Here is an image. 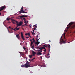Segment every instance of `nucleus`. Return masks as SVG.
<instances>
[{
	"label": "nucleus",
	"mask_w": 75,
	"mask_h": 75,
	"mask_svg": "<svg viewBox=\"0 0 75 75\" xmlns=\"http://www.w3.org/2000/svg\"><path fill=\"white\" fill-rule=\"evenodd\" d=\"M28 36H30V33H28Z\"/></svg>",
	"instance_id": "29"
},
{
	"label": "nucleus",
	"mask_w": 75,
	"mask_h": 75,
	"mask_svg": "<svg viewBox=\"0 0 75 75\" xmlns=\"http://www.w3.org/2000/svg\"><path fill=\"white\" fill-rule=\"evenodd\" d=\"M42 55V53L40 52H39L37 53V55Z\"/></svg>",
	"instance_id": "14"
},
{
	"label": "nucleus",
	"mask_w": 75,
	"mask_h": 75,
	"mask_svg": "<svg viewBox=\"0 0 75 75\" xmlns=\"http://www.w3.org/2000/svg\"><path fill=\"white\" fill-rule=\"evenodd\" d=\"M65 33H64V34H63V37L64 39H61L60 40V44H62V43L63 44H65V43H67V41L65 40Z\"/></svg>",
	"instance_id": "1"
},
{
	"label": "nucleus",
	"mask_w": 75,
	"mask_h": 75,
	"mask_svg": "<svg viewBox=\"0 0 75 75\" xmlns=\"http://www.w3.org/2000/svg\"><path fill=\"white\" fill-rule=\"evenodd\" d=\"M24 10L25 11H27V9H25Z\"/></svg>",
	"instance_id": "40"
},
{
	"label": "nucleus",
	"mask_w": 75,
	"mask_h": 75,
	"mask_svg": "<svg viewBox=\"0 0 75 75\" xmlns=\"http://www.w3.org/2000/svg\"><path fill=\"white\" fill-rule=\"evenodd\" d=\"M20 54L22 55H24V53H23V52H21V53H20Z\"/></svg>",
	"instance_id": "20"
},
{
	"label": "nucleus",
	"mask_w": 75,
	"mask_h": 75,
	"mask_svg": "<svg viewBox=\"0 0 75 75\" xmlns=\"http://www.w3.org/2000/svg\"><path fill=\"white\" fill-rule=\"evenodd\" d=\"M21 37L22 38V40H25V38H24V36L23 35V33L21 32Z\"/></svg>",
	"instance_id": "5"
},
{
	"label": "nucleus",
	"mask_w": 75,
	"mask_h": 75,
	"mask_svg": "<svg viewBox=\"0 0 75 75\" xmlns=\"http://www.w3.org/2000/svg\"><path fill=\"white\" fill-rule=\"evenodd\" d=\"M29 37H30V38H31V36H30H30H29Z\"/></svg>",
	"instance_id": "58"
},
{
	"label": "nucleus",
	"mask_w": 75,
	"mask_h": 75,
	"mask_svg": "<svg viewBox=\"0 0 75 75\" xmlns=\"http://www.w3.org/2000/svg\"><path fill=\"white\" fill-rule=\"evenodd\" d=\"M8 21H9L10 20V19H6Z\"/></svg>",
	"instance_id": "53"
},
{
	"label": "nucleus",
	"mask_w": 75,
	"mask_h": 75,
	"mask_svg": "<svg viewBox=\"0 0 75 75\" xmlns=\"http://www.w3.org/2000/svg\"><path fill=\"white\" fill-rule=\"evenodd\" d=\"M16 36L18 39V40H20V35H19V34H18L16 35Z\"/></svg>",
	"instance_id": "10"
},
{
	"label": "nucleus",
	"mask_w": 75,
	"mask_h": 75,
	"mask_svg": "<svg viewBox=\"0 0 75 75\" xmlns=\"http://www.w3.org/2000/svg\"><path fill=\"white\" fill-rule=\"evenodd\" d=\"M32 54L33 55V56H34L36 54V52L34 51H32Z\"/></svg>",
	"instance_id": "13"
},
{
	"label": "nucleus",
	"mask_w": 75,
	"mask_h": 75,
	"mask_svg": "<svg viewBox=\"0 0 75 75\" xmlns=\"http://www.w3.org/2000/svg\"><path fill=\"white\" fill-rule=\"evenodd\" d=\"M35 58H34L33 59H32V61H33V60H34V59H35Z\"/></svg>",
	"instance_id": "46"
},
{
	"label": "nucleus",
	"mask_w": 75,
	"mask_h": 75,
	"mask_svg": "<svg viewBox=\"0 0 75 75\" xmlns=\"http://www.w3.org/2000/svg\"><path fill=\"white\" fill-rule=\"evenodd\" d=\"M33 43H34V42H35V40H34V38H33L32 39H30V41H31V42H32V41H33Z\"/></svg>",
	"instance_id": "12"
},
{
	"label": "nucleus",
	"mask_w": 75,
	"mask_h": 75,
	"mask_svg": "<svg viewBox=\"0 0 75 75\" xmlns=\"http://www.w3.org/2000/svg\"><path fill=\"white\" fill-rule=\"evenodd\" d=\"M68 43H69H69H70V42H68Z\"/></svg>",
	"instance_id": "61"
},
{
	"label": "nucleus",
	"mask_w": 75,
	"mask_h": 75,
	"mask_svg": "<svg viewBox=\"0 0 75 75\" xmlns=\"http://www.w3.org/2000/svg\"><path fill=\"white\" fill-rule=\"evenodd\" d=\"M26 64H27V65H30V63L29 62H27Z\"/></svg>",
	"instance_id": "32"
},
{
	"label": "nucleus",
	"mask_w": 75,
	"mask_h": 75,
	"mask_svg": "<svg viewBox=\"0 0 75 75\" xmlns=\"http://www.w3.org/2000/svg\"><path fill=\"white\" fill-rule=\"evenodd\" d=\"M36 45H35V46H36Z\"/></svg>",
	"instance_id": "64"
},
{
	"label": "nucleus",
	"mask_w": 75,
	"mask_h": 75,
	"mask_svg": "<svg viewBox=\"0 0 75 75\" xmlns=\"http://www.w3.org/2000/svg\"><path fill=\"white\" fill-rule=\"evenodd\" d=\"M17 27H16L15 28V29L16 30V31H18V30H20V28H17Z\"/></svg>",
	"instance_id": "17"
},
{
	"label": "nucleus",
	"mask_w": 75,
	"mask_h": 75,
	"mask_svg": "<svg viewBox=\"0 0 75 75\" xmlns=\"http://www.w3.org/2000/svg\"><path fill=\"white\" fill-rule=\"evenodd\" d=\"M41 59H42V57H41Z\"/></svg>",
	"instance_id": "62"
},
{
	"label": "nucleus",
	"mask_w": 75,
	"mask_h": 75,
	"mask_svg": "<svg viewBox=\"0 0 75 75\" xmlns=\"http://www.w3.org/2000/svg\"><path fill=\"white\" fill-rule=\"evenodd\" d=\"M40 42H35V45H36V44L37 45V46H38V45L39 44H40Z\"/></svg>",
	"instance_id": "9"
},
{
	"label": "nucleus",
	"mask_w": 75,
	"mask_h": 75,
	"mask_svg": "<svg viewBox=\"0 0 75 75\" xmlns=\"http://www.w3.org/2000/svg\"><path fill=\"white\" fill-rule=\"evenodd\" d=\"M43 47H47V45H43Z\"/></svg>",
	"instance_id": "34"
},
{
	"label": "nucleus",
	"mask_w": 75,
	"mask_h": 75,
	"mask_svg": "<svg viewBox=\"0 0 75 75\" xmlns=\"http://www.w3.org/2000/svg\"><path fill=\"white\" fill-rule=\"evenodd\" d=\"M17 27H20V26H21V25H20V24L19 23H17Z\"/></svg>",
	"instance_id": "19"
},
{
	"label": "nucleus",
	"mask_w": 75,
	"mask_h": 75,
	"mask_svg": "<svg viewBox=\"0 0 75 75\" xmlns=\"http://www.w3.org/2000/svg\"><path fill=\"white\" fill-rule=\"evenodd\" d=\"M32 47V49H34V47H33V46H31Z\"/></svg>",
	"instance_id": "37"
},
{
	"label": "nucleus",
	"mask_w": 75,
	"mask_h": 75,
	"mask_svg": "<svg viewBox=\"0 0 75 75\" xmlns=\"http://www.w3.org/2000/svg\"><path fill=\"white\" fill-rule=\"evenodd\" d=\"M29 61H30V62H32V61H32V60H30V59H29Z\"/></svg>",
	"instance_id": "36"
},
{
	"label": "nucleus",
	"mask_w": 75,
	"mask_h": 75,
	"mask_svg": "<svg viewBox=\"0 0 75 75\" xmlns=\"http://www.w3.org/2000/svg\"><path fill=\"white\" fill-rule=\"evenodd\" d=\"M19 52V53L20 54H21V52Z\"/></svg>",
	"instance_id": "52"
},
{
	"label": "nucleus",
	"mask_w": 75,
	"mask_h": 75,
	"mask_svg": "<svg viewBox=\"0 0 75 75\" xmlns=\"http://www.w3.org/2000/svg\"><path fill=\"white\" fill-rule=\"evenodd\" d=\"M28 23V21H25L24 23L25 24H27Z\"/></svg>",
	"instance_id": "24"
},
{
	"label": "nucleus",
	"mask_w": 75,
	"mask_h": 75,
	"mask_svg": "<svg viewBox=\"0 0 75 75\" xmlns=\"http://www.w3.org/2000/svg\"><path fill=\"white\" fill-rule=\"evenodd\" d=\"M1 13L0 12V16H1Z\"/></svg>",
	"instance_id": "57"
},
{
	"label": "nucleus",
	"mask_w": 75,
	"mask_h": 75,
	"mask_svg": "<svg viewBox=\"0 0 75 75\" xmlns=\"http://www.w3.org/2000/svg\"><path fill=\"white\" fill-rule=\"evenodd\" d=\"M32 30H33V32H34V29L33 28Z\"/></svg>",
	"instance_id": "47"
},
{
	"label": "nucleus",
	"mask_w": 75,
	"mask_h": 75,
	"mask_svg": "<svg viewBox=\"0 0 75 75\" xmlns=\"http://www.w3.org/2000/svg\"><path fill=\"white\" fill-rule=\"evenodd\" d=\"M29 58H31L33 57V55H29Z\"/></svg>",
	"instance_id": "23"
},
{
	"label": "nucleus",
	"mask_w": 75,
	"mask_h": 75,
	"mask_svg": "<svg viewBox=\"0 0 75 75\" xmlns=\"http://www.w3.org/2000/svg\"><path fill=\"white\" fill-rule=\"evenodd\" d=\"M22 67L23 68V67H30V65H28L27 64H25L24 65L21 66V67Z\"/></svg>",
	"instance_id": "4"
},
{
	"label": "nucleus",
	"mask_w": 75,
	"mask_h": 75,
	"mask_svg": "<svg viewBox=\"0 0 75 75\" xmlns=\"http://www.w3.org/2000/svg\"><path fill=\"white\" fill-rule=\"evenodd\" d=\"M19 23H20V25H22V24H23L24 23L23 22H22V21H20Z\"/></svg>",
	"instance_id": "16"
},
{
	"label": "nucleus",
	"mask_w": 75,
	"mask_h": 75,
	"mask_svg": "<svg viewBox=\"0 0 75 75\" xmlns=\"http://www.w3.org/2000/svg\"><path fill=\"white\" fill-rule=\"evenodd\" d=\"M39 50H42V47H41V48H39Z\"/></svg>",
	"instance_id": "28"
},
{
	"label": "nucleus",
	"mask_w": 75,
	"mask_h": 75,
	"mask_svg": "<svg viewBox=\"0 0 75 75\" xmlns=\"http://www.w3.org/2000/svg\"><path fill=\"white\" fill-rule=\"evenodd\" d=\"M22 29L23 30H24V28H22Z\"/></svg>",
	"instance_id": "60"
},
{
	"label": "nucleus",
	"mask_w": 75,
	"mask_h": 75,
	"mask_svg": "<svg viewBox=\"0 0 75 75\" xmlns=\"http://www.w3.org/2000/svg\"><path fill=\"white\" fill-rule=\"evenodd\" d=\"M37 38H38V35L37 36Z\"/></svg>",
	"instance_id": "44"
},
{
	"label": "nucleus",
	"mask_w": 75,
	"mask_h": 75,
	"mask_svg": "<svg viewBox=\"0 0 75 75\" xmlns=\"http://www.w3.org/2000/svg\"><path fill=\"white\" fill-rule=\"evenodd\" d=\"M71 27L72 28H74L75 27V25H73Z\"/></svg>",
	"instance_id": "22"
},
{
	"label": "nucleus",
	"mask_w": 75,
	"mask_h": 75,
	"mask_svg": "<svg viewBox=\"0 0 75 75\" xmlns=\"http://www.w3.org/2000/svg\"><path fill=\"white\" fill-rule=\"evenodd\" d=\"M25 35L26 36H27L28 35V33H26L25 34Z\"/></svg>",
	"instance_id": "42"
},
{
	"label": "nucleus",
	"mask_w": 75,
	"mask_h": 75,
	"mask_svg": "<svg viewBox=\"0 0 75 75\" xmlns=\"http://www.w3.org/2000/svg\"><path fill=\"white\" fill-rule=\"evenodd\" d=\"M26 13L27 12H24V11L23 10V7H22L21 8V11H20L19 12V14H21V13Z\"/></svg>",
	"instance_id": "2"
},
{
	"label": "nucleus",
	"mask_w": 75,
	"mask_h": 75,
	"mask_svg": "<svg viewBox=\"0 0 75 75\" xmlns=\"http://www.w3.org/2000/svg\"><path fill=\"white\" fill-rule=\"evenodd\" d=\"M43 67H45V64L43 65Z\"/></svg>",
	"instance_id": "56"
},
{
	"label": "nucleus",
	"mask_w": 75,
	"mask_h": 75,
	"mask_svg": "<svg viewBox=\"0 0 75 75\" xmlns=\"http://www.w3.org/2000/svg\"><path fill=\"white\" fill-rule=\"evenodd\" d=\"M5 6H1V8L3 10H4V8H5Z\"/></svg>",
	"instance_id": "15"
},
{
	"label": "nucleus",
	"mask_w": 75,
	"mask_h": 75,
	"mask_svg": "<svg viewBox=\"0 0 75 75\" xmlns=\"http://www.w3.org/2000/svg\"><path fill=\"white\" fill-rule=\"evenodd\" d=\"M23 19H25V18H23Z\"/></svg>",
	"instance_id": "63"
},
{
	"label": "nucleus",
	"mask_w": 75,
	"mask_h": 75,
	"mask_svg": "<svg viewBox=\"0 0 75 75\" xmlns=\"http://www.w3.org/2000/svg\"><path fill=\"white\" fill-rule=\"evenodd\" d=\"M23 49H24V50H25V49H26V48H25L24 47H23Z\"/></svg>",
	"instance_id": "41"
},
{
	"label": "nucleus",
	"mask_w": 75,
	"mask_h": 75,
	"mask_svg": "<svg viewBox=\"0 0 75 75\" xmlns=\"http://www.w3.org/2000/svg\"><path fill=\"white\" fill-rule=\"evenodd\" d=\"M31 47H34V45H32V46H30Z\"/></svg>",
	"instance_id": "43"
},
{
	"label": "nucleus",
	"mask_w": 75,
	"mask_h": 75,
	"mask_svg": "<svg viewBox=\"0 0 75 75\" xmlns=\"http://www.w3.org/2000/svg\"><path fill=\"white\" fill-rule=\"evenodd\" d=\"M42 49H44V50H46V49H45V47H42Z\"/></svg>",
	"instance_id": "35"
},
{
	"label": "nucleus",
	"mask_w": 75,
	"mask_h": 75,
	"mask_svg": "<svg viewBox=\"0 0 75 75\" xmlns=\"http://www.w3.org/2000/svg\"><path fill=\"white\" fill-rule=\"evenodd\" d=\"M33 42L32 41L31 42V44L30 45V46H32L33 45Z\"/></svg>",
	"instance_id": "21"
},
{
	"label": "nucleus",
	"mask_w": 75,
	"mask_h": 75,
	"mask_svg": "<svg viewBox=\"0 0 75 75\" xmlns=\"http://www.w3.org/2000/svg\"><path fill=\"white\" fill-rule=\"evenodd\" d=\"M2 10L1 8L0 9V12Z\"/></svg>",
	"instance_id": "51"
},
{
	"label": "nucleus",
	"mask_w": 75,
	"mask_h": 75,
	"mask_svg": "<svg viewBox=\"0 0 75 75\" xmlns=\"http://www.w3.org/2000/svg\"><path fill=\"white\" fill-rule=\"evenodd\" d=\"M11 21L12 23H13V24H16V23H18V21H16V20H14V19H11Z\"/></svg>",
	"instance_id": "3"
},
{
	"label": "nucleus",
	"mask_w": 75,
	"mask_h": 75,
	"mask_svg": "<svg viewBox=\"0 0 75 75\" xmlns=\"http://www.w3.org/2000/svg\"><path fill=\"white\" fill-rule=\"evenodd\" d=\"M16 28H15V29H13V30H14V31H16Z\"/></svg>",
	"instance_id": "48"
},
{
	"label": "nucleus",
	"mask_w": 75,
	"mask_h": 75,
	"mask_svg": "<svg viewBox=\"0 0 75 75\" xmlns=\"http://www.w3.org/2000/svg\"><path fill=\"white\" fill-rule=\"evenodd\" d=\"M51 42V40H50L49 42Z\"/></svg>",
	"instance_id": "54"
},
{
	"label": "nucleus",
	"mask_w": 75,
	"mask_h": 75,
	"mask_svg": "<svg viewBox=\"0 0 75 75\" xmlns=\"http://www.w3.org/2000/svg\"><path fill=\"white\" fill-rule=\"evenodd\" d=\"M26 38H28V37H26Z\"/></svg>",
	"instance_id": "59"
},
{
	"label": "nucleus",
	"mask_w": 75,
	"mask_h": 75,
	"mask_svg": "<svg viewBox=\"0 0 75 75\" xmlns=\"http://www.w3.org/2000/svg\"><path fill=\"white\" fill-rule=\"evenodd\" d=\"M48 47V49L49 50V53L50 52V48H51V46H50V45L49 44H47L46 45V48Z\"/></svg>",
	"instance_id": "6"
},
{
	"label": "nucleus",
	"mask_w": 75,
	"mask_h": 75,
	"mask_svg": "<svg viewBox=\"0 0 75 75\" xmlns=\"http://www.w3.org/2000/svg\"><path fill=\"white\" fill-rule=\"evenodd\" d=\"M25 25H26V26H28L26 24H25Z\"/></svg>",
	"instance_id": "49"
},
{
	"label": "nucleus",
	"mask_w": 75,
	"mask_h": 75,
	"mask_svg": "<svg viewBox=\"0 0 75 75\" xmlns=\"http://www.w3.org/2000/svg\"><path fill=\"white\" fill-rule=\"evenodd\" d=\"M34 27H37V25H34Z\"/></svg>",
	"instance_id": "31"
},
{
	"label": "nucleus",
	"mask_w": 75,
	"mask_h": 75,
	"mask_svg": "<svg viewBox=\"0 0 75 75\" xmlns=\"http://www.w3.org/2000/svg\"><path fill=\"white\" fill-rule=\"evenodd\" d=\"M45 57L46 58H50V56L49 55V54H46L45 55Z\"/></svg>",
	"instance_id": "11"
},
{
	"label": "nucleus",
	"mask_w": 75,
	"mask_h": 75,
	"mask_svg": "<svg viewBox=\"0 0 75 75\" xmlns=\"http://www.w3.org/2000/svg\"><path fill=\"white\" fill-rule=\"evenodd\" d=\"M29 27H30V28L31 27V25H29Z\"/></svg>",
	"instance_id": "50"
},
{
	"label": "nucleus",
	"mask_w": 75,
	"mask_h": 75,
	"mask_svg": "<svg viewBox=\"0 0 75 75\" xmlns=\"http://www.w3.org/2000/svg\"><path fill=\"white\" fill-rule=\"evenodd\" d=\"M44 52H46V50H44Z\"/></svg>",
	"instance_id": "55"
},
{
	"label": "nucleus",
	"mask_w": 75,
	"mask_h": 75,
	"mask_svg": "<svg viewBox=\"0 0 75 75\" xmlns=\"http://www.w3.org/2000/svg\"><path fill=\"white\" fill-rule=\"evenodd\" d=\"M40 48V47H36V48L37 49H38V48Z\"/></svg>",
	"instance_id": "45"
},
{
	"label": "nucleus",
	"mask_w": 75,
	"mask_h": 75,
	"mask_svg": "<svg viewBox=\"0 0 75 75\" xmlns=\"http://www.w3.org/2000/svg\"><path fill=\"white\" fill-rule=\"evenodd\" d=\"M8 31L9 33H13V31H12V30H11L10 31H9L8 29Z\"/></svg>",
	"instance_id": "18"
},
{
	"label": "nucleus",
	"mask_w": 75,
	"mask_h": 75,
	"mask_svg": "<svg viewBox=\"0 0 75 75\" xmlns=\"http://www.w3.org/2000/svg\"><path fill=\"white\" fill-rule=\"evenodd\" d=\"M39 40V39H38V38H36V41L37 42H38V40Z\"/></svg>",
	"instance_id": "33"
},
{
	"label": "nucleus",
	"mask_w": 75,
	"mask_h": 75,
	"mask_svg": "<svg viewBox=\"0 0 75 75\" xmlns=\"http://www.w3.org/2000/svg\"><path fill=\"white\" fill-rule=\"evenodd\" d=\"M33 28L34 30H37V28Z\"/></svg>",
	"instance_id": "30"
},
{
	"label": "nucleus",
	"mask_w": 75,
	"mask_h": 75,
	"mask_svg": "<svg viewBox=\"0 0 75 75\" xmlns=\"http://www.w3.org/2000/svg\"><path fill=\"white\" fill-rule=\"evenodd\" d=\"M73 24H74V22H71L70 23H69V24L68 25L69 27H67V28H69V27H71V25H72Z\"/></svg>",
	"instance_id": "8"
},
{
	"label": "nucleus",
	"mask_w": 75,
	"mask_h": 75,
	"mask_svg": "<svg viewBox=\"0 0 75 75\" xmlns=\"http://www.w3.org/2000/svg\"><path fill=\"white\" fill-rule=\"evenodd\" d=\"M45 52H44L43 53V55H45Z\"/></svg>",
	"instance_id": "38"
},
{
	"label": "nucleus",
	"mask_w": 75,
	"mask_h": 75,
	"mask_svg": "<svg viewBox=\"0 0 75 75\" xmlns=\"http://www.w3.org/2000/svg\"><path fill=\"white\" fill-rule=\"evenodd\" d=\"M13 18H10L9 19L8 18V17L6 19H12Z\"/></svg>",
	"instance_id": "39"
},
{
	"label": "nucleus",
	"mask_w": 75,
	"mask_h": 75,
	"mask_svg": "<svg viewBox=\"0 0 75 75\" xmlns=\"http://www.w3.org/2000/svg\"><path fill=\"white\" fill-rule=\"evenodd\" d=\"M38 52H42V50H38Z\"/></svg>",
	"instance_id": "25"
},
{
	"label": "nucleus",
	"mask_w": 75,
	"mask_h": 75,
	"mask_svg": "<svg viewBox=\"0 0 75 75\" xmlns=\"http://www.w3.org/2000/svg\"><path fill=\"white\" fill-rule=\"evenodd\" d=\"M28 17V16L25 15H22L19 16V17H20V18H24V17Z\"/></svg>",
	"instance_id": "7"
},
{
	"label": "nucleus",
	"mask_w": 75,
	"mask_h": 75,
	"mask_svg": "<svg viewBox=\"0 0 75 75\" xmlns=\"http://www.w3.org/2000/svg\"><path fill=\"white\" fill-rule=\"evenodd\" d=\"M9 28H10V29H11V30H13V28H11V27L10 26H9Z\"/></svg>",
	"instance_id": "27"
},
{
	"label": "nucleus",
	"mask_w": 75,
	"mask_h": 75,
	"mask_svg": "<svg viewBox=\"0 0 75 75\" xmlns=\"http://www.w3.org/2000/svg\"><path fill=\"white\" fill-rule=\"evenodd\" d=\"M31 33L32 35H34V34H35V33H34V32H31Z\"/></svg>",
	"instance_id": "26"
}]
</instances>
